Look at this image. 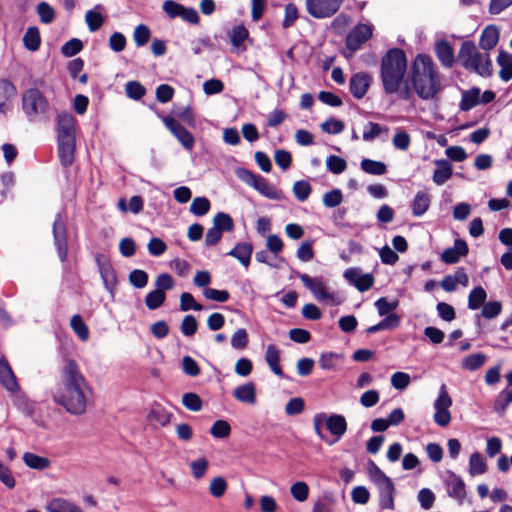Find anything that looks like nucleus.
<instances>
[{"label": "nucleus", "instance_id": "nucleus-1", "mask_svg": "<svg viewBox=\"0 0 512 512\" xmlns=\"http://www.w3.org/2000/svg\"><path fill=\"white\" fill-rule=\"evenodd\" d=\"M87 382L73 359H66L61 370V382L54 392V401L73 415H82L87 407Z\"/></svg>", "mask_w": 512, "mask_h": 512}, {"label": "nucleus", "instance_id": "nucleus-2", "mask_svg": "<svg viewBox=\"0 0 512 512\" xmlns=\"http://www.w3.org/2000/svg\"><path fill=\"white\" fill-rule=\"evenodd\" d=\"M411 81L415 93L422 100H433L441 91V75L432 58L418 54L411 65Z\"/></svg>", "mask_w": 512, "mask_h": 512}, {"label": "nucleus", "instance_id": "nucleus-3", "mask_svg": "<svg viewBox=\"0 0 512 512\" xmlns=\"http://www.w3.org/2000/svg\"><path fill=\"white\" fill-rule=\"evenodd\" d=\"M407 71V57L400 48L389 49L381 59L380 78L383 91L388 94H395L404 83Z\"/></svg>", "mask_w": 512, "mask_h": 512}, {"label": "nucleus", "instance_id": "nucleus-4", "mask_svg": "<svg viewBox=\"0 0 512 512\" xmlns=\"http://www.w3.org/2000/svg\"><path fill=\"white\" fill-rule=\"evenodd\" d=\"M458 61L465 69L482 77H490L493 73L489 53L479 52L473 41L468 40L461 44Z\"/></svg>", "mask_w": 512, "mask_h": 512}, {"label": "nucleus", "instance_id": "nucleus-5", "mask_svg": "<svg viewBox=\"0 0 512 512\" xmlns=\"http://www.w3.org/2000/svg\"><path fill=\"white\" fill-rule=\"evenodd\" d=\"M368 473L379 491L381 509H394L395 486L393 481L372 460L368 463Z\"/></svg>", "mask_w": 512, "mask_h": 512}, {"label": "nucleus", "instance_id": "nucleus-6", "mask_svg": "<svg viewBox=\"0 0 512 512\" xmlns=\"http://www.w3.org/2000/svg\"><path fill=\"white\" fill-rule=\"evenodd\" d=\"M22 109L30 122L47 117L49 103L43 93L37 88H30L22 95Z\"/></svg>", "mask_w": 512, "mask_h": 512}, {"label": "nucleus", "instance_id": "nucleus-7", "mask_svg": "<svg viewBox=\"0 0 512 512\" xmlns=\"http://www.w3.org/2000/svg\"><path fill=\"white\" fill-rule=\"evenodd\" d=\"M297 276L317 301L331 306L343 303L344 299L338 293L328 290L323 277H311L305 273H297Z\"/></svg>", "mask_w": 512, "mask_h": 512}, {"label": "nucleus", "instance_id": "nucleus-8", "mask_svg": "<svg viewBox=\"0 0 512 512\" xmlns=\"http://www.w3.org/2000/svg\"><path fill=\"white\" fill-rule=\"evenodd\" d=\"M235 174L239 180L253 187L264 197L273 200L281 199V191L277 190L276 187L269 183L264 177L256 175L246 168H237Z\"/></svg>", "mask_w": 512, "mask_h": 512}, {"label": "nucleus", "instance_id": "nucleus-9", "mask_svg": "<svg viewBox=\"0 0 512 512\" xmlns=\"http://www.w3.org/2000/svg\"><path fill=\"white\" fill-rule=\"evenodd\" d=\"M452 406V399L447 392L445 384L439 388L438 396L433 404L434 407V422L440 427H446L451 422V413L449 408Z\"/></svg>", "mask_w": 512, "mask_h": 512}, {"label": "nucleus", "instance_id": "nucleus-10", "mask_svg": "<svg viewBox=\"0 0 512 512\" xmlns=\"http://www.w3.org/2000/svg\"><path fill=\"white\" fill-rule=\"evenodd\" d=\"M307 12L314 18L333 16L340 8L342 0H306Z\"/></svg>", "mask_w": 512, "mask_h": 512}, {"label": "nucleus", "instance_id": "nucleus-11", "mask_svg": "<svg viewBox=\"0 0 512 512\" xmlns=\"http://www.w3.org/2000/svg\"><path fill=\"white\" fill-rule=\"evenodd\" d=\"M373 34V26L370 24H357L346 36V48L352 53L360 49Z\"/></svg>", "mask_w": 512, "mask_h": 512}, {"label": "nucleus", "instance_id": "nucleus-12", "mask_svg": "<svg viewBox=\"0 0 512 512\" xmlns=\"http://www.w3.org/2000/svg\"><path fill=\"white\" fill-rule=\"evenodd\" d=\"M95 262L105 289L113 295L118 284L116 270L112 266L111 262L102 254H97L95 256Z\"/></svg>", "mask_w": 512, "mask_h": 512}, {"label": "nucleus", "instance_id": "nucleus-13", "mask_svg": "<svg viewBox=\"0 0 512 512\" xmlns=\"http://www.w3.org/2000/svg\"><path fill=\"white\" fill-rule=\"evenodd\" d=\"M167 129L177 138L186 150H192L195 144L194 136L176 119L171 116L163 117Z\"/></svg>", "mask_w": 512, "mask_h": 512}, {"label": "nucleus", "instance_id": "nucleus-14", "mask_svg": "<svg viewBox=\"0 0 512 512\" xmlns=\"http://www.w3.org/2000/svg\"><path fill=\"white\" fill-rule=\"evenodd\" d=\"M54 244L61 262L67 258V234L65 222L60 214H57L53 222Z\"/></svg>", "mask_w": 512, "mask_h": 512}, {"label": "nucleus", "instance_id": "nucleus-15", "mask_svg": "<svg viewBox=\"0 0 512 512\" xmlns=\"http://www.w3.org/2000/svg\"><path fill=\"white\" fill-rule=\"evenodd\" d=\"M344 278L360 292L369 290L374 284V277L370 273H362L360 268L351 267L345 270Z\"/></svg>", "mask_w": 512, "mask_h": 512}, {"label": "nucleus", "instance_id": "nucleus-16", "mask_svg": "<svg viewBox=\"0 0 512 512\" xmlns=\"http://www.w3.org/2000/svg\"><path fill=\"white\" fill-rule=\"evenodd\" d=\"M17 89L8 79H0V114L7 116L12 111Z\"/></svg>", "mask_w": 512, "mask_h": 512}, {"label": "nucleus", "instance_id": "nucleus-17", "mask_svg": "<svg viewBox=\"0 0 512 512\" xmlns=\"http://www.w3.org/2000/svg\"><path fill=\"white\" fill-rule=\"evenodd\" d=\"M445 484L447 486L448 496L455 499L459 504H462L466 497V485L463 479L454 472L448 471Z\"/></svg>", "mask_w": 512, "mask_h": 512}, {"label": "nucleus", "instance_id": "nucleus-18", "mask_svg": "<svg viewBox=\"0 0 512 512\" xmlns=\"http://www.w3.org/2000/svg\"><path fill=\"white\" fill-rule=\"evenodd\" d=\"M58 140L75 139V118L72 114L64 112L57 117Z\"/></svg>", "mask_w": 512, "mask_h": 512}, {"label": "nucleus", "instance_id": "nucleus-19", "mask_svg": "<svg viewBox=\"0 0 512 512\" xmlns=\"http://www.w3.org/2000/svg\"><path fill=\"white\" fill-rule=\"evenodd\" d=\"M324 424L326 426V429L335 436V440L332 442H329V444H333L336 441H338L347 430V422L344 416L339 414H332L327 416L325 414V420Z\"/></svg>", "mask_w": 512, "mask_h": 512}, {"label": "nucleus", "instance_id": "nucleus-20", "mask_svg": "<svg viewBox=\"0 0 512 512\" xmlns=\"http://www.w3.org/2000/svg\"><path fill=\"white\" fill-rule=\"evenodd\" d=\"M468 253L467 243L462 239H457L454 246L445 249L441 254V259L447 264L457 263L461 257L466 256Z\"/></svg>", "mask_w": 512, "mask_h": 512}, {"label": "nucleus", "instance_id": "nucleus-21", "mask_svg": "<svg viewBox=\"0 0 512 512\" xmlns=\"http://www.w3.org/2000/svg\"><path fill=\"white\" fill-rule=\"evenodd\" d=\"M370 86V77L366 73L354 74L349 82V89L351 94L356 99H361L365 96Z\"/></svg>", "mask_w": 512, "mask_h": 512}, {"label": "nucleus", "instance_id": "nucleus-22", "mask_svg": "<svg viewBox=\"0 0 512 512\" xmlns=\"http://www.w3.org/2000/svg\"><path fill=\"white\" fill-rule=\"evenodd\" d=\"M435 54L441 64L451 68L455 63V55L452 46L447 40H439L435 44Z\"/></svg>", "mask_w": 512, "mask_h": 512}, {"label": "nucleus", "instance_id": "nucleus-23", "mask_svg": "<svg viewBox=\"0 0 512 512\" xmlns=\"http://www.w3.org/2000/svg\"><path fill=\"white\" fill-rule=\"evenodd\" d=\"M0 383L10 392L19 389L16 377L6 359H0Z\"/></svg>", "mask_w": 512, "mask_h": 512}, {"label": "nucleus", "instance_id": "nucleus-24", "mask_svg": "<svg viewBox=\"0 0 512 512\" xmlns=\"http://www.w3.org/2000/svg\"><path fill=\"white\" fill-rule=\"evenodd\" d=\"M75 139L58 140V156L64 167H69L74 161Z\"/></svg>", "mask_w": 512, "mask_h": 512}, {"label": "nucleus", "instance_id": "nucleus-25", "mask_svg": "<svg viewBox=\"0 0 512 512\" xmlns=\"http://www.w3.org/2000/svg\"><path fill=\"white\" fill-rule=\"evenodd\" d=\"M253 246L249 242H240L227 255L236 258L246 269L249 267Z\"/></svg>", "mask_w": 512, "mask_h": 512}, {"label": "nucleus", "instance_id": "nucleus-26", "mask_svg": "<svg viewBox=\"0 0 512 512\" xmlns=\"http://www.w3.org/2000/svg\"><path fill=\"white\" fill-rule=\"evenodd\" d=\"M436 169L434 170L432 179L436 185H443L447 182L453 173L452 164L446 159H440L435 161Z\"/></svg>", "mask_w": 512, "mask_h": 512}, {"label": "nucleus", "instance_id": "nucleus-27", "mask_svg": "<svg viewBox=\"0 0 512 512\" xmlns=\"http://www.w3.org/2000/svg\"><path fill=\"white\" fill-rule=\"evenodd\" d=\"M499 41V30L494 25L485 27L479 39V46L485 52L493 49Z\"/></svg>", "mask_w": 512, "mask_h": 512}, {"label": "nucleus", "instance_id": "nucleus-28", "mask_svg": "<svg viewBox=\"0 0 512 512\" xmlns=\"http://www.w3.org/2000/svg\"><path fill=\"white\" fill-rule=\"evenodd\" d=\"M45 509L47 512H83L82 509L73 502L59 497L51 499Z\"/></svg>", "mask_w": 512, "mask_h": 512}, {"label": "nucleus", "instance_id": "nucleus-29", "mask_svg": "<svg viewBox=\"0 0 512 512\" xmlns=\"http://www.w3.org/2000/svg\"><path fill=\"white\" fill-rule=\"evenodd\" d=\"M265 361L275 375L283 377V370L280 366V350L276 345L270 344L267 346Z\"/></svg>", "mask_w": 512, "mask_h": 512}, {"label": "nucleus", "instance_id": "nucleus-30", "mask_svg": "<svg viewBox=\"0 0 512 512\" xmlns=\"http://www.w3.org/2000/svg\"><path fill=\"white\" fill-rule=\"evenodd\" d=\"M233 396L242 403L255 404L256 403V389L252 382L238 386L233 391Z\"/></svg>", "mask_w": 512, "mask_h": 512}, {"label": "nucleus", "instance_id": "nucleus-31", "mask_svg": "<svg viewBox=\"0 0 512 512\" xmlns=\"http://www.w3.org/2000/svg\"><path fill=\"white\" fill-rule=\"evenodd\" d=\"M401 319L396 313L389 314L379 323L367 328L368 334H374L382 330H392L400 325Z\"/></svg>", "mask_w": 512, "mask_h": 512}, {"label": "nucleus", "instance_id": "nucleus-32", "mask_svg": "<svg viewBox=\"0 0 512 512\" xmlns=\"http://www.w3.org/2000/svg\"><path fill=\"white\" fill-rule=\"evenodd\" d=\"M497 63L501 67L499 77L505 82L512 79V55L501 50L497 57Z\"/></svg>", "mask_w": 512, "mask_h": 512}, {"label": "nucleus", "instance_id": "nucleus-33", "mask_svg": "<svg viewBox=\"0 0 512 512\" xmlns=\"http://www.w3.org/2000/svg\"><path fill=\"white\" fill-rule=\"evenodd\" d=\"M101 10H103V6L97 4L94 9L87 11L85 14V21L91 32L99 30L105 21L104 16L99 12Z\"/></svg>", "mask_w": 512, "mask_h": 512}, {"label": "nucleus", "instance_id": "nucleus-34", "mask_svg": "<svg viewBox=\"0 0 512 512\" xmlns=\"http://www.w3.org/2000/svg\"><path fill=\"white\" fill-rule=\"evenodd\" d=\"M430 206V196L425 191H418L412 201L411 209L414 216H422Z\"/></svg>", "mask_w": 512, "mask_h": 512}, {"label": "nucleus", "instance_id": "nucleus-35", "mask_svg": "<svg viewBox=\"0 0 512 512\" xmlns=\"http://www.w3.org/2000/svg\"><path fill=\"white\" fill-rule=\"evenodd\" d=\"M480 89L473 87L462 93L459 107L462 111H469L480 103Z\"/></svg>", "mask_w": 512, "mask_h": 512}, {"label": "nucleus", "instance_id": "nucleus-36", "mask_svg": "<svg viewBox=\"0 0 512 512\" xmlns=\"http://www.w3.org/2000/svg\"><path fill=\"white\" fill-rule=\"evenodd\" d=\"M360 168L370 175H384L387 172V166L384 162L364 158L360 162Z\"/></svg>", "mask_w": 512, "mask_h": 512}, {"label": "nucleus", "instance_id": "nucleus-37", "mask_svg": "<svg viewBox=\"0 0 512 512\" xmlns=\"http://www.w3.org/2000/svg\"><path fill=\"white\" fill-rule=\"evenodd\" d=\"M487 293L481 286L473 288L468 295V308L470 310H477L486 302Z\"/></svg>", "mask_w": 512, "mask_h": 512}, {"label": "nucleus", "instance_id": "nucleus-38", "mask_svg": "<svg viewBox=\"0 0 512 512\" xmlns=\"http://www.w3.org/2000/svg\"><path fill=\"white\" fill-rule=\"evenodd\" d=\"M23 44L29 51H37L41 44L40 32L37 27H29L24 36Z\"/></svg>", "mask_w": 512, "mask_h": 512}, {"label": "nucleus", "instance_id": "nucleus-39", "mask_svg": "<svg viewBox=\"0 0 512 512\" xmlns=\"http://www.w3.org/2000/svg\"><path fill=\"white\" fill-rule=\"evenodd\" d=\"M23 461L29 468L36 470H44L50 465V460L48 458L31 452L24 453Z\"/></svg>", "mask_w": 512, "mask_h": 512}, {"label": "nucleus", "instance_id": "nucleus-40", "mask_svg": "<svg viewBox=\"0 0 512 512\" xmlns=\"http://www.w3.org/2000/svg\"><path fill=\"white\" fill-rule=\"evenodd\" d=\"M212 226H214L216 229L224 232H231L234 229V221L232 217L225 212H218L212 220Z\"/></svg>", "mask_w": 512, "mask_h": 512}, {"label": "nucleus", "instance_id": "nucleus-41", "mask_svg": "<svg viewBox=\"0 0 512 512\" xmlns=\"http://www.w3.org/2000/svg\"><path fill=\"white\" fill-rule=\"evenodd\" d=\"M487 471V464L479 452H474L469 458V474L471 476L481 475Z\"/></svg>", "mask_w": 512, "mask_h": 512}, {"label": "nucleus", "instance_id": "nucleus-42", "mask_svg": "<svg viewBox=\"0 0 512 512\" xmlns=\"http://www.w3.org/2000/svg\"><path fill=\"white\" fill-rule=\"evenodd\" d=\"M486 355L483 353H474L467 355L462 360V368L468 371H476L486 362Z\"/></svg>", "mask_w": 512, "mask_h": 512}, {"label": "nucleus", "instance_id": "nucleus-43", "mask_svg": "<svg viewBox=\"0 0 512 512\" xmlns=\"http://www.w3.org/2000/svg\"><path fill=\"white\" fill-rule=\"evenodd\" d=\"M166 300V294L163 291H160V289H155L150 291L145 296V305L150 310H156L159 307H161Z\"/></svg>", "mask_w": 512, "mask_h": 512}, {"label": "nucleus", "instance_id": "nucleus-44", "mask_svg": "<svg viewBox=\"0 0 512 512\" xmlns=\"http://www.w3.org/2000/svg\"><path fill=\"white\" fill-rule=\"evenodd\" d=\"M211 208V203L206 197H196L193 199L190 205V212L197 216L201 217L206 215Z\"/></svg>", "mask_w": 512, "mask_h": 512}, {"label": "nucleus", "instance_id": "nucleus-45", "mask_svg": "<svg viewBox=\"0 0 512 512\" xmlns=\"http://www.w3.org/2000/svg\"><path fill=\"white\" fill-rule=\"evenodd\" d=\"M172 413L168 412L165 408L161 406H155L149 412V420L155 421L159 423L161 426H166L170 423L172 418Z\"/></svg>", "mask_w": 512, "mask_h": 512}, {"label": "nucleus", "instance_id": "nucleus-46", "mask_svg": "<svg viewBox=\"0 0 512 512\" xmlns=\"http://www.w3.org/2000/svg\"><path fill=\"white\" fill-rule=\"evenodd\" d=\"M70 325L75 334L82 341H87L89 338V329L80 315H73L70 320Z\"/></svg>", "mask_w": 512, "mask_h": 512}, {"label": "nucleus", "instance_id": "nucleus-47", "mask_svg": "<svg viewBox=\"0 0 512 512\" xmlns=\"http://www.w3.org/2000/svg\"><path fill=\"white\" fill-rule=\"evenodd\" d=\"M510 403H512V390L504 389L494 402V410L502 416Z\"/></svg>", "mask_w": 512, "mask_h": 512}, {"label": "nucleus", "instance_id": "nucleus-48", "mask_svg": "<svg viewBox=\"0 0 512 512\" xmlns=\"http://www.w3.org/2000/svg\"><path fill=\"white\" fill-rule=\"evenodd\" d=\"M388 127L381 126L375 122H368L363 130V140L366 142L373 141L376 137H378L382 132H387Z\"/></svg>", "mask_w": 512, "mask_h": 512}, {"label": "nucleus", "instance_id": "nucleus-49", "mask_svg": "<svg viewBox=\"0 0 512 512\" xmlns=\"http://www.w3.org/2000/svg\"><path fill=\"white\" fill-rule=\"evenodd\" d=\"M292 190L297 200H299L300 202H304L309 198L312 192V187L308 181L299 180L293 184Z\"/></svg>", "mask_w": 512, "mask_h": 512}, {"label": "nucleus", "instance_id": "nucleus-50", "mask_svg": "<svg viewBox=\"0 0 512 512\" xmlns=\"http://www.w3.org/2000/svg\"><path fill=\"white\" fill-rule=\"evenodd\" d=\"M292 497L298 502H304L309 497V486L306 482L297 481L290 487Z\"/></svg>", "mask_w": 512, "mask_h": 512}, {"label": "nucleus", "instance_id": "nucleus-51", "mask_svg": "<svg viewBox=\"0 0 512 512\" xmlns=\"http://www.w3.org/2000/svg\"><path fill=\"white\" fill-rule=\"evenodd\" d=\"M326 167L333 174H341L347 168V162L344 158L330 155L326 159Z\"/></svg>", "mask_w": 512, "mask_h": 512}, {"label": "nucleus", "instance_id": "nucleus-52", "mask_svg": "<svg viewBox=\"0 0 512 512\" xmlns=\"http://www.w3.org/2000/svg\"><path fill=\"white\" fill-rule=\"evenodd\" d=\"M151 37V31L148 26L139 24L133 32V39L137 47L146 45Z\"/></svg>", "mask_w": 512, "mask_h": 512}, {"label": "nucleus", "instance_id": "nucleus-53", "mask_svg": "<svg viewBox=\"0 0 512 512\" xmlns=\"http://www.w3.org/2000/svg\"><path fill=\"white\" fill-rule=\"evenodd\" d=\"M210 433L215 438H227L231 433L230 424L225 420H217L211 426Z\"/></svg>", "mask_w": 512, "mask_h": 512}, {"label": "nucleus", "instance_id": "nucleus-54", "mask_svg": "<svg viewBox=\"0 0 512 512\" xmlns=\"http://www.w3.org/2000/svg\"><path fill=\"white\" fill-rule=\"evenodd\" d=\"M323 204L327 208H334L339 206L343 201L342 191L338 188L326 192L322 198Z\"/></svg>", "mask_w": 512, "mask_h": 512}, {"label": "nucleus", "instance_id": "nucleus-55", "mask_svg": "<svg viewBox=\"0 0 512 512\" xmlns=\"http://www.w3.org/2000/svg\"><path fill=\"white\" fill-rule=\"evenodd\" d=\"M374 305L380 316H388L398 307L399 302L398 300L389 302L386 297H381L375 301Z\"/></svg>", "mask_w": 512, "mask_h": 512}, {"label": "nucleus", "instance_id": "nucleus-56", "mask_svg": "<svg viewBox=\"0 0 512 512\" xmlns=\"http://www.w3.org/2000/svg\"><path fill=\"white\" fill-rule=\"evenodd\" d=\"M182 404L190 411L197 412L202 409V399L196 393H185L182 396Z\"/></svg>", "mask_w": 512, "mask_h": 512}, {"label": "nucleus", "instance_id": "nucleus-57", "mask_svg": "<svg viewBox=\"0 0 512 512\" xmlns=\"http://www.w3.org/2000/svg\"><path fill=\"white\" fill-rule=\"evenodd\" d=\"M203 306L197 303L193 297V295L189 292H183L180 295V310L181 311H201Z\"/></svg>", "mask_w": 512, "mask_h": 512}, {"label": "nucleus", "instance_id": "nucleus-58", "mask_svg": "<svg viewBox=\"0 0 512 512\" xmlns=\"http://www.w3.org/2000/svg\"><path fill=\"white\" fill-rule=\"evenodd\" d=\"M129 282L137 289L144 288L148 283V274L144 270L134 269L129 273Z\"/></svg>", "mask_w": 512, "mask_h": 512}, {"label": "nucleus", "instance_id": "nucleus-59", "mask_svg": "<svg viewBox=\"0 0 512 512\" xmlns=\"http://www.w3.org/2000/svg\"><path fill=\"white\" fill-rule=\"evenodd\" d=\"M198 329V322L193 315H186L181 324H180V331L181 333L186 337L193 336Z\"/></svg>", "mask_w": 512, "mask_h": 512}, {"label": "nucleus", "instance_id": "nucleus-60", "mask_svg": "<svg viewBox=\"0 0 512 512\" xmlns=\"http://www.w3.org/2000/svg\"><path fill=\"white\" fill-rule=\"evenodd\" d=\"M249 36V32L244 25H237L233 27L230 33L231 44L238 48Z\"/></svg>", "mask_w": 512, "mask_h": 512}, {"label": "nucleus", "instance_id": "nucleus-61", "mask_svg": "<svg viewBox=\"0 0 512 512\" xmlns=\"http://www.w3.org/2000/svg\"><path fill=\"white\" fill-rule=\"evenodd\" d=\"M502 311V304L500 301L486 302L481 310V316L486 319L496 318Z\"/></svg>", "mask_w": 512, "mask_h": 512}, {"label": "nucleus", "instance_id": "nucleus-62", "mask_svg": "<svg viewBox=\"0 0 512 512\" xmlns=\"http://www.w3.org/2000/svg\"><path fill=\"white\" fill-rule=\"evenodd\" d=\"M125 91L127 96L134 100L141 99L146 93L144 86L137 81L127 82L125 85Z\"/></svg>", "mask_w": 512, "mask_h": 512}, {"label": "nucleus", "instance_id": "nucleus-63", "mask_svg": "<svg viewBox=\"0 0 512 512\" xmlns=\"http://www.w3.org/2000/svg\"><path fill=\"white\" fill-rule=\"evenodd\" d=\"M83 49V43L77 38H72L61 47V53L66 57H72Z\"/></svg>", "mask_w": 512, "mask_h": 512}, {"label": "nucleus", "instance_id": "nucleus-64", "mask_svg": "<svg viewBox=\"0 0 512 512\" xmlns=\"http://www.w3.org/2000/svg\"><path fill=\"white\" fill-rule=\"evenodd\" d=\"M227 489V482L226 480L221 477H215L211 480L210 486H209V492L212 496L216 498H220L224 495Z\"/></svg>", "mask_w": 512, "mask_h": 512}]
</instances>
